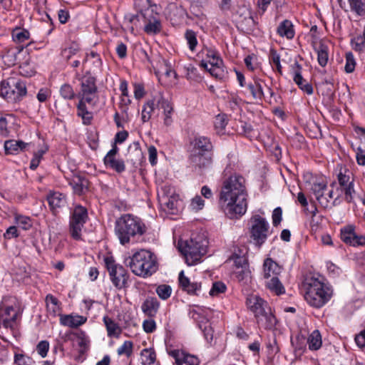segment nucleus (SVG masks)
<instances>
[{
    "label": "nucleus",
    "instance_id": "obj_25",
    "mask_svg": "<svg viewBox=\"0 0 365 365\" xmlns=\"http://www.w3.org/2000/svg\"><path fill=\"white\" fill-rule=\"evenodd\" d=\"M103 321L106 328L108 336L119 338L122 332L120 327L108 316L103 317Z\"/></svg>",
    "mask_w": 365,
    "mask_h": 365
},
{
    "label": "nucleus",
    "instance_id": "obj_54",
    "mask_svg": "<svg viewBox=\"0 0 365 365\" xmlns=\"http://www.w3.org/2000/svg\"><path fill=\"white\" fill-rule=\"evenodd\" d=\"M356 67V61L352 53L349 52L346 53V63L344 66V71L347 73H352Z\"/></svg>",
    "mask_w": 365,
    "mask_h": 365
},
{
    "label": "nucleus",
    "instance_id": "obj_14",
    "mask_svg": "<svg viewBox=\"0 0 365 365\" xmlns=\"http://www.w3.org/2000/svg\"><path fill=\"white\" fill-rule=\"evenodd\" d=\"M118 152V147L113 145L112 149L108 152L103 160L106 167L114 170L117 173H122L125 170V165L122 159L116 158Z\"/></svg>",
    "mask_w": 365,
    "mask_h": 365
},
{
    "label": "nucleus",
    "instance_id": "obj_28",
    "mask_svg": "<svg viewBox=\"0 0 365 365\" xmlns=\"http://www.w3.org/2000/svg\"><path fill=\"white\" fill-rule=\"evenodd\" d=\"M265 287L276 295H280L285 292V289L278 277L264 279Z\"/></svg>",
    "mask_w": 365,
    "mask_h": 365
},
{
    "label": "nucleus",
    "instance_id": "obj_61",
    "mask_svg": "<svg viewBox=\"0 0 365 365\" xmlns=\"http://www.w3.org/2000/svg\"><path fill=\"white\" fill-rule=\"evenodd\" d=\"M131 103L129 96H120L119 107L123 113H126Z\"/></svg>",
    "mask_w": 365,
    "mask_h": 365
},
{
    "label": "nucleus",
    "instance_id": "obj_16",
    "mask_svg": "<svg viewBox=\"0 0 365 365\" xmlns=\"http://www.w3.org/2000/svg\"><path fill=\"white\" fill-rule=\"evenodd\" d=\"M341 240L351 246H359L365 244V237L362 235H356L352 226H347L341 229Z\"/></svg>",
    "mask_w": 365,
    "mask_h": 365
},
{
    "label": "nucleus",
    "instance_id": "obj_52",
    "mask_svg": "<svg viewBox=\"0 0 365 365\" xmlns=\"http://www.w3.org/2000/svg\"><path fill=\"white\" fill-rule=\"evenodd\" d=\"M133 344L130 341H125L124 343L118 349V355H125L129 357L133 353Z\"/></svg>",
    "mask_w": 365,
    "mask_h": 365
},
{
    "label": "nucleus",
    "instance_id": "obj_45",
    "mask_svg": "<svg viewBox=\"0 0 365 365\" xmlns=\"http://www.w3.org/2000/svg\"><path fill=\"white\" fill-rule=\"evenodd\" d=\"M46 304L47 309L56 314L60 309L59 301L52 294H48L46 297Z\"/></svg>",
    "mask_w": 365,
    "mask_h": 365
},
{
    "label": "nucleus",
    "instance_id": "obj_1",
    "mask_svg": "<svg viewBox=\"0 0 365 365\" xmlns=\"http://www.w3.org/2000/svg\"><path fill=\"white\" fill-rule=\"evenodd\" d=\"M248 193L246 180L238 174H233L225 178L220 192V205L229 218L242 216L247 209Z\"/></svg>",
    "mask_w": 365,
    "mask_h": 365
},
{
    "label": "nucleus",
    "instance_id": "obj_62",
    "mask_svg": "<svg viewBox=\"0 0 365 365\" xmlns=\"http://www.w3.org/2000/svg\"><path fill=\"white\" fill-rule=\"evenodd\" d=\"M75 335L78 338V344L79 346H81V348H86L89 343V340H88L86 333L83 331H80L75 333Z\"/></svg>",
    "mask_w": 365,
    "mask_h": 365
},
{
    "label": "nucleus",
    "instance_id": "obj_40",
    "mask_svg": "<svg viewBox=\"0 0 365 365\" xmlns=\"http://www.w3.org/2000/svg\"><path fill=\"white\" fill-rule=\"evenodd\" d=\"M228 118L225 114H219L215 117V128L218 135L225 134V129L227 125Z\"/></svg>",
    "mask_w": 365,
    "mask_h": 365
},
{
    "label": "nucleus",
    "instance_id": "obj_53",
    "mask_svg": "<svg viewBox=\"0 0 365 365\" xmlns=\"http://www.w3.org/2000/svg\"><path fill=\"white\" fill-rule=\"evenodd\" d=\"M269 62L276 66L277 71L282 74V67L280 63V56L275 50L272 49L269 56Z\"/></svg>",
    "mask_w": 365,
    "mask_h": 365
},
{
    "label": "nucleus",
    "instance_id": "obj_4",
    "mask_svg": "<svg viewBox=\"0 0 365 365\" xmlns=\"http://www.w3.org/2000/svg\"><path fill=\"white\" fill-rule=\"evenodd\" d=\"M247 308L254 313L259 326L266 329H272L277 324V319L271 312L267 304L261 297L255 294L247 297Z\"/></svg>",
    "mask_w": 365,
    "mask_h": 365
},
{
    "label": "nucleus",
    "instance_id": "obj_33",
    "mask_svg": "<svg viewBox=\"0 0 365 365\" xmlns=\"http://www.w3.org/2000/svg\"><path fill=\"white\" fill-rule=\"evenodd\" d=\"M307 344L310 350H318L322 344V336L319 330L313 331L308 337Z\"/></svg>",
    "mask_w": 365,
    "mask_h": 365
},
{
    "label": "nucleus",
    "instance_id": "obj_9",
    "mask_svg": "<svg viewBox=\"0 0 365 365\" xmlns=\"http://www.w3.org/2000/svg\"><path fill=\"white\" fill-rule=\"evenodd\" d=\"M104 261L113 284L118 289L127 287L128 274L123 267L116 264L112 257H106Z\"/></svg>",
    "mask_w": 365,
    "mask_h": 365
},
{
    "label": "nucleus",
    "instance_id": "obj_15",
    "mask_svg": "<svg viewBox=\"0 0 365 365\" xmlns=\"http://www.w3.org/2000/svg\"><path fill=\"white\" fill-rule=\"evenodd\" d=\"M166 186L162 188V194L159 196V200L165 211L173 214L179 206V197L175 193L169 195L166 192Z\"/></svg>",
    "mask_w": 365,
    "mask_h": 365
},
{
    "label": "nucleus",
    "instance_id": "obj_11",
    "mask_svg": "<svg viewBox=\"0 0 365 365\" xmlns=\"http://www.w3.org/2000/svg\"><path fill=\"white\" fill-rule=\"evenodd\" d=\"M87 219L86 208L81 205H76L71 212L69 222L70 233L73 239H81V231Z\"/></svg>",
    "mask_w": 365,
    "mask_h": 365
},
{
    "label": "nucleus",
    "instance_id": "obj_13",
    "mask_svg": "<svg viewBox=\"0 0 365 365\" xmlns=\"http://www.w3.org/2000/svg\"><path fill=\"white\" fill-rule=\"evenodd\" d=\"M145 20V31L148 34H155L161 30V23L157 13L153 9H148L143 14Z\"/></svg>",
    "mask_w": 365,
    "mask_h": 365
},
{
    "label": "nucleus",
    "instance_id": "obj_31",
    "mask_svg": "<svg viewBox=\"0 0 365 365\" xmlns=\"http://www.w3.org/2000/svg\"><path fill=\"white\" fill-rule=\"evenodd\" d=\"M194 147L202 152H209L212 149V144L207 137L197 135L193 140Z\"/></svg>",
    "mask_w": 365,
    "mask_h": 365
},
{
    "label": "nucleus",
    "instance_id": "obj_18",
    "mask_svg": "<svg viewBox=\"0 0 365 365\" xmlns=\"http://www.w3.org/2000/svg\"><path fill=\"white\" fill-rule=\"evenodd\" d=\"M170 356L175 359L177 365H199V359L178 349L170 350Z\"/></svg>",
    "mask_w": 365,
    "mask_h": 365
},
{
    "label": "nucleus",
    "instance_id": "obj_42",
    "mask_svg": "<svg viewBox=\"0 0 365 365\" xmlns=\"http://www.w3.org/2000/svg\"><path fill=\"white\" fill-rule=\"evenodd\" d=\"M155 353L152 349H144L140 353V359L143 365H151L155 361Z\"/></svg>",
    "mask_w": 365,
    "mask_h": 365
},
{
    "label": "nucleus",
    "instance_id": "obj_36",
    "mask_svg": "<svg viewBox=\"0 0 365 365\" xmlns=\"http://www.w3.org/2000/svg\"><path fill=\"white\" fill-rule=\"evenodd\" d=\"M47 200L51 209L63 206L66 201L64 196L60 192H53L47 197Z\"/></svg>",
    "mask_w": 365,
    "mask_h": 365
},
{
    "label": "nucleus",
    "instance_id": "obj_27",
    "mask_svg": "<svg viewBox=\"0 0 365 365\" xmlns=\"http://www.w3.org/2000/svg\"><path fill=\"white\" fill-rule=\"evenodd\" d=\"M159 302L155 297L147 298L141 306L143 313L149 317H154L159 309Z\"/></svg>",
    "mask_w": 365,
    "mask_h": 365
},
{
    "label": "nucleus",
    "instance_id": "obj_51",
    "mask_svg": "<svg viewBox=\"0 0 365 365\" xmlns=\"http://www.w3.org/2000/svg\"><path fill=\"white\" fill-rule=\"evenodd\" d=\"M15 221L17 225L24 230H29L32 226L31 220L27 216L16 215Z\"/></svg>",
    "mask_w": 365,
    "mask_h": 365
},
{
    "label": "nucleus",
    "instance_id": "obj_26",
    "mask_svg": "<svg viewBox=\"0 0 365 365\" xmlns=\"http://www.w3.org/2000/svg\"><path fill=\"white\" fill-rule=\"evenodd\" d=\"M294 65L297 68V70L295 71L294 73V76L293 78L294 81L304 92H305L308 95L312 94L313 88L312 85L308 83H305V81L304 80L303 77L301 75V66L297 62H296Z\"/></svg>",
    "mask_w": 365,
    "mask_h": 365
},
{
    "label": "nucleus",
    "instance_id": "obj_49",
    "mask_svg": "<svg viewBox=\"0 0 365 365\" xmlns=\"http://www.w3.org/2000/svg\"><path fill=\"white\" fill-rule=\"evenodd\" d=\"M12 37L15 41L23 43L29 39V33L26 30L17 29L14 31Z\"/></svg>",
    "mask_w": 365,
    "mask_h": 365
},
{
    "label": "nucleus",
    "instance_id": "obj_63",
    "mask_svg": "<svg viewBox=\"0 0 365 365\" xmlns=\"http://www.w3.org/2000/svg\"><path fill=\"white\" fill-rule=\"evenodd\" d=\"M204 200L202 199L200 196H195L194 198H192L190 207L194 210H202L204 207Z\"/></svg>",
    "mask_w": 365,
    "mask_h": 365
},
{
    "label": "nucleus",
    "instance_id": "obj_24",
    "mask_svg": "<svg viewBox=\"0 0 365 365\" xmlns=\"http://www.w3.org/2000/svg\"><path fill=\"white\" fill-rule=\"evenodd\" d=\"M339 197L338 195L336 198H334L333 190H328L327 187V191L319 195L316 199L322 207L328 208L331 207L332 205H336L340 202V201L338 200Z\"/></svg>",
    "mask_w": 365,
    "mask_h": 365
},
{
    "label": "nucleus",
    "instance_id": "obj_8",
    "mask_svg": "<svg viewBox=\"0 0 365 365\" xmlns=\"http://www.w3.org/2000/svg\"><path fill=\"white\" fill-rule=\"evenodd\" d=\"M250 237L257 246L261 247L269 235V225L264 218L258 215L250 219Z\"/></svg>",
    "mask_w": 365,
    "mask_h": 365
},
{
    "label": "nucleus",
    "instance_id": "obj_10",
    "mask_svg": "<svg viewBox=\"0 0 365 365\" xmlns=\"http://www.w3.org/2000/svg\"><path fill=\"white\" fill-rule=\"evenodd\" d=\"M200 66L207 70L216 78H222L225 74L223 61L219 53L213 50H206V58L203 59Z\"/></svg>",
    "mask_w": 365,
    "mask_h": 365
},
{
    "label": "nucleus",
    "instance_id": "obj_35",
    "mask_svg": "<svg viewBox=\"0 0 365 365\" xmlns=\"http://www.w3.org/2000/svg\"><path fill=\"white\" fill-rule=\"evenodd\" d=\"M86 103L85 100H80L77 106L78 115L81 117L84 124H89L93 118V115L88 110Z\"/></svg>",
    "mask_w": 365,
    "mask_h": 365
},
{
    "label": "nucleus",
    "instance_id": "obj_41",
    "mask_svg": "<svg viewBox=\"0 0 365 365\" xmlns=\"http://www.w3.org/2000/svg\"><path fill=\"white\" fill-rule=\"evenodd\" d=\"M338 180L341 188L354 183L351 172L346 169L341 170L338 175Z\"/></svg>",
    "mask_w": 365,
    "mask_h": 365
},
{
    "label": "nucleus",
    "instance_id": "obj_48",
    "mask_svg": "<svg viewBox=\"0 0 365 365\" xmlns=\"http://www.w3.org/2000/svg\"><path fill=\"white\" fill-rule=\"evenodd\" d=\"M60 94L62 98L66 100L73 99L76 96V93L72 86L68 83H65L61 86L60 88Z\"/></svg>",
    "mask_w": 365,
    "mask_h": 365
},
{
    "label": "nucleus",
    "instance_id": "obj_21",
    "mask_svg": "<svg viewBox=\"0 0 365 365\" xmlns=\"http://www.w3.org/2000/svg\"><path fill=\"white\" fill-rule=\"evenodd\" d=\"M87 318L81 315L64 314L60 317L61 325L71 328H77L84 324Z\"/></svg>",
    "mask_w": 365,
    "mask_h": 365
},
{
    "label": "nucleus",
    "instance_id": "obj_3",
    "mask_svg": "<svg viewBox=\"0 0 365 365\" xmlns=\"http://www.w3.org/2000/svg\"><path fill=\"white\" fill-rule=\"evenodd\" d=\"M125 263L133 274L143 277L151 276L158 269L155 255L145 250L135 252L131 257L125 259Z\"/></svg>",
    "mask_w": 365,
    "mask_h": 365
},
{
    "label": "nucleus",
    "instance_id": "obj_50",
    "mask_svg": "<svg viewBox=\"0 0 365 365\" xmlns=\"http://www.w3.org/2000/svg\"><path fill=\"white\" fill-rule=\"evenodd\" d=\"M155 109V108L148 101L145 103L141 113V118L143 122H148L150 119Z\"/></svg>",
    "mask_w": 365,
    "mask_h": 365
},
{
    "label": "nucleus",
    "instance_id": "obj_2",
    "mask_svg": "<svg viewBox=\"0 0 365 365\" xmlns=\"http://www.w3.org/2000/svg\"><path fill=\"white\" fill-rule=\"evenodd\" d=\"M145 232V225L140 218L133 215H123L116 220L115 232L123 245L129 243L134 237L143 235Z\"/></svg>",
    "mask_w": 365,
    "mask_h": 365
},
{
    "label": "nucleus",
    "instance_id": "obj_56",
    "mask_svg": "<svg viewBox=\"0 0 365 365\" xmlns=\"http://www.w3.org/2000/svg\"><path fill=\"white\" fill-rule=\"evenodd\" d=\"M14 362L16 365H32L34 364L31 357L22 354H15Z\"/></svg>",
    "mask_w": 365,
    "mask_h": 365
},
{
    "label": "nucleus",
    "instance_id": "obj_12",
    "mask_svg": "<svg viewBox=\"0 0 365 365\" xmlns=\"http://www.w3.org/2000/svg\"><path fill=\"white\" fill-rule=\"evenodd\" d=\"M96 78L90 72H87L81 78V91L78 93V97L90 104L96 98Z\"/></svg>",
    "mask_w": 365,
    "mask_h": 365
},
{
    "label": "nucleus",
    "instance_id": "obj_47",
    "mask_svg": "<svg viewBox=\"0 0 365 365\" xmlns=\"http://www.w3.org/2000/svg\"><path fill=\"white\" fill-rule=\"evenodd\" d=\"M188 47L191 51H194L197 45L196 34L192 30H187L185 34Z\"/></svg>",
    "mask_w": 365,
    "mask_h": 365
},
{
    "label": "nucleus",
    "instance_id": "obj_23",
    "mask_svg": "<svg viewBox=\"0 0 365 365\" xmlns=\"http://www.w3.org/2000/svg\"><path fill=\"white\" fill-rule=\"evenodd\" d=\"M238 259L239 261H235L236 268L234 271V274L238 281H247L250 275L247 264L245 259L241 258Z\"/></svg>",
    "mask_w": 365,
    "mask_h": 365
},
{
    "label": "nucleus",
    "instance_id": "obj_64",
    "mask_svg": "<svg viewBox=\"0 0 365 365\" xmlns=\"http://www.w3.org/2000/svg\"><path fill=\"white\" fill-rule=\"evenodd\" d=\"M245 63L249 70L254 71L257 67V58L254 56H248L245 58Z\"/></svg>",
    "mask_w": 365,
    "mask_h": 365
},
{
    "label": "nucleus",
    "instance_id": "obj_59",
    "mask_svg": "<svg viewBox=\"0 0 365 365\" xmlns=\"http://www.w3.org/2000/svg\"><path fill=\"white\" fill-rule=\"evenodd\" d=\"M226 289L225 284L222 282H216L212 284V287L210 290L211 296H216L220 293H223Z\"/></svg>",
    "mask_w": 365,
    "mask_h": 365
},
{
    "label": "nucleus",
    "instance_id": "obj_5",
    "mask_svg": "<svg viewBox=\"0 0 365 365\" xmlns=\"http://www.w3.org/2000/svg\"><path fill=\"white\" fill-rule=\"evenodd\" d=\"M304 285L306 287L304 299L312 307H322L331 297L332 290L330 287L318 279L311 278Z\"/></svg>",
    "mask_w": 365,
    "mask_h": 365
},
{
    "label": "nucleus",
    "instance_id": "obj_37",
    "mask_svg": "<svg viewBox=\"0 0 365 365\" xmlns=\"http://www.w3.org/2000/svg\"><path fill=\"white\" fill-rule=\"evenodd\" d=\"M351 45L355 51L359 53L365 51V28L363 34L356 35L351 38Z\"/></svg>",
    "mask_w": 365,
    "mask_h": 365
},
{
    "label": "nucleus",
    "instance_id": "obj_57",
    "mask_svg": "<svg viewBox=\"0 0 365 365\" xmlns=\"http://www.w3.org/2000/svg\"><path fill=\"white\" fill-rule=\"evenodd\" d=\"M48 350L49 342L46 340L39 341L36 346V351L42 358H45L47 356Z\"/></svg>",
    "mask_w": 365,
    "mask_h": 365
},
{
    "label": "nucleus",
    "instance_id": "obj_44",
    "mask_svg": "<svg viewBox=\"0 0 365 365\" xmlns=\"http://www.w3.org/2000/svg\"><path fill=\"white\" fill-rule=\"evenodd\" d=\"M79 54L80 48L76 43H72L69 47L62 51V56L66 60H69L75 56L79 57Z\"/></svg>",
    "mask_w": 365,
    "mask_h": 365
},
{
    "label": "nucleus",
    "instance_id": "obj_46",
    "mask_svg": "<svg viewBox=\"0 0 365 365\" xmlns=\"http://www.w3.org/2000/svg\"><path fill=\"white\" fill-rule=\"evenodd\" d=\"M155 292L161 299L166 300L172 294V288L168 284H160L157 287Z\"/></svg>",
    "mask_w": 365,
    "mask_h": 365
},
{
    "label": "nucleus",
    "instance_id": "obj_60",
    "mask_svg": "<svg viewBox=\"0 0 365 365\" xmlns=\"http://www.w3.org/2000/svg\"><path fill=\"white\" fill-rule=\"evenodd\" d=\"M341 192L344 194V200L349 202H351L355 193L354 183L341 188Z\"/></svg>",
    "mask_w": 365,
    "mask_h": 365
},
{
    "label": "nucleus",
    "instance_id": "obj_29",
    "mask_svg": "<svg viewBox=\"0 0 365 365\" xmlns=\"http://www.w3.org/2000/svg\"><path fill=\"white\" fill-rule=\"evenodd\" d=\"M277 33L282 37L291 39L294 36V30L292 23L289 20H284L280 23L277 28Z\"/></svg>",
    "mask_w": 365,
    "mask_h": 365
},
{
    "label": "nucleus",
    "instance_id": "obj_20",
    "mask_svg": "<svg viewBox=\"0 0 365 365\" xmlns=\"http://www.w3.org/2000/svg\"><path fill=\"white\" fill-rule=\"evenodd\" d=\"M282 272V267L271 258H267L263 264V278L277 277Z\"/></svg>",
    "mask_w": 365,
    "mask_h": 365
},
{
    "label": "nucleus",
    "instance_id": "obj_38",
    "mask_svg": "<svg viewBox=\"0 0 365 365\" xmlns=\"http://www.w3.org/2000/svg\"><path fill=\"white\" fill-rule=\"evenodd\" d=\"M316 51L317 53V61L319 64L324 67L328 62L329 60V48L327 46L321 43L316 48Z\"/></svg>",
    "mask_w": 365,
    "mask_h": 365
},
{
    "label": "nucleus",
    "instance_id": "obj_34",
    "mask_svg": "<svg viewBox=\"0 0 365 365\" xmlns=\"http://www.w3.org/2000/svg\"><path fill=\"white\" fill-rule=\"evenodd\" d=\"M148 101L155 108L159 109L166 108L167 106H170L171 104L160 92L155 93L151 99L148 100Z\"/></svg>",
    "mask_w": 365,
    "mask_h": 365
},
{
    "label": "nucleus",
    "instance_id": "obj_7",
    "mask_svg": "<svg viewBox=\"0 0 365 365\" xmlns=\"http://www.w3.org/2000/svg\"><path fill=\"white\" fill-rule=\"evenodd\" d=\"M19 312V304L15 298L4 299L0 307V327L14 329Z\"/></svg>",
    "mask_w": 365,
    "mask_h": 365
},
{
    "label": "nucleus",
    "instance_id": "obj_32",
    "mask_svg": "<svg viewBox=\"0 0 365 365\" xmlns=\"http://www.w3.org/2000/svg\"><path fill=\"white\" fill-rule=\"evenodd\" d=\"M14 89L11 91L12 93L15 95L14 100H7L9 103H15L20 101L23 97L26 95V83L23 81L16 80L15 82V86H14Z\"/></svg>",
    "mask_w": 365,
    "mask_h": 365
},
{
    "label": "nucleus",
    "instance_id": "obj_19",
    "mask_svg": "<svg viewBox=\"0 0 365 365\" xmlns=\"http://www.w3.org/2000/svg\"><path fill=\"white\" fill-rule=\"evenodd\" d=\"M179 283L183 290L190 294H198L201 289V284L197 282H191L190 279L184 275L183 271L179 274Z\"/></svg>",
    "mask_w": 365,
    "mask_h": 365
},
{
    "label": "nucleus",
    "instance_id": "obj_30",
    "mask_svg": "<svg viewBox=\"0 0 365 365\" xmlns=\"http://www.w3.org/2000/svg\"><path fill=\"white\" fill-rule=\"evenodd\" d=\"M27 145H29L28 143L21 140H11L5 142L4 148L7 153L15 154L19 151L24 150Z\"/></svg>",
    "mask_w": 365,
    "mask_h": 365
},
{
    "label": "nucleus",
    "instance_id": "obj_17",
    "mask_svg": "<svg viewBox=\"0 0 365 365\" xmlns=\"http://www.w3.org/2000/svg\"><path fill=\"white\" fill-rule=\"evenodd\" d=\"M305 178L306 185L315 197L327 191V182L324 179L314 177L312 175H307Z\"/></svg>",
    "mask_w": 365,
    "mask_h": 365
},
{
    "label": "nucleus",
    "instance_id": "obj_55",
    "mask_svg": "<svg viewBox=\"0 0 365 365\" xmlns=\"http://www.w3.org/2000/svg\"><path fill=\"white\" fill-rule=\"evenodd\" d=\"M192 163L194 165L197 166L200 168H203L210 164V159L202 155H197L192 158Z\"/></svg>",
    "mask_w": 365,
    "mask_h": 365
},
{
    "label": "nucleus",
    "instance_id": "obj_43",
    "mask_svg": "<svg viewBox=\"0 0 365 365\" xmlns=\"http://www.w3.org/2000/svg\"><path fill=\"white\" fill-rule=\"evenodd\" d=\"M350 9L359 16L365 14V0H347Z\"/></svg>",
    "mask_w": 365,
    "mask_h": 365
},
{
    "label": "nucleus",
    "instance_id": "obj_22",
    "mask_svg": "<svg viewBox=\"0 0 365 365\" xmlns=\"http://www.w3.org/2000/svg\"><path fill=\"white\" fill-rule=\"evenodd\" d=\"M16 81V79L11 78L0 83V96L6 101L15 99V95L11 91L14 89V86H15Z\"/></svg>",
    "mask_w": 365,
    "mask_h": 365
},
{
    "label": "nucleus",
    "instance_id": "obj_39",
    "mask_svg": "<svg viewBox=\"0 0 365 365\" xmlns=\"http://www.w3.org/2000/svg\"><path fill=\"white\" fill-rule=\"evenodd\" d=\"M247 89L254 99L261 100L264 96L262 86L259 80H256L254 83H250L247 85Z\"/></svg>",
    "mask_w": 365,
    "mask_h": 365
},
{
    "label": "nucleus",
    "instance_id": "obj_6",
    "mask_svg": "<svg viewBox=\"0 0 365 365\" xmlns=\"http://www.w3.org/2000/svg\"><path fill=\"white\" fill-rule=\"evenodd\" d=\"M207 240L202 237H191L189 240L180 241L178 247L189 266L200 262L202 256L207 252Z\"/></svg>",
    "mask_w": 365,
    "mask_h": 365
},
{
    "label": "nucleus",
    "instance_id": "obj_58",
    "mask_svg": "<svg viewBox=\"0 0 365 365\" xmlns=\"http://www.w3.org/2000/svg\"><path fill=\"white\" fill-rule=\"evenodd\" d=\"M163 123L164 125L166 126H170L173 123V118H172V114L173 112V107L172 104L170 106H167L166 108L163 109Z\"/></svg>",
    "mask_w": 365,
    "mask_h": 365
}]
</instances>
